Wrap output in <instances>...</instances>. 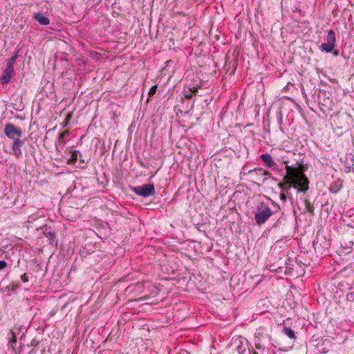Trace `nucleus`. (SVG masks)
<instances>
[{
  "label": "nucleus",
  "instance_id": "1",
  "mask_svg": "<svg viewBox=\"0 0 354 354\" xmlns=\"http://www.w3.org/2000/svg\"><path fill=\"white\" fill-rule=\"evenodd\" d=\"M286 175L283 176L285 191L288 194L290 188L293 187L298 192L306 193L309 189V180L299 167L286 166Z\"/></svg>",
  "mask_w": 354,
  "mask_h": 354
},
{
  "label": "nucleus",
  "instance_id": "2",
  "mask_svg": "<svg viewBox=\"0 0 354 354\" xmlns=\"http://www.w3.org/2000/svg\"><path fill=\"white\" fill-rule=\"evenodd\" d=\"M274 213L268 203L259 202L254 210V220L256 224L261 226L266 223Z\"/></svg>",
  "mask_w": 354,
  "mask_h": 354
},
{
  "label": "nucleus",
  "instance_id": "3",
  "mask_svg": "<svg viewBox=\"0 0 354 354\" xmlns=\"http://www.w3.org/2000/svg\"><path fill=\"white\" fill-rule=\"evenodd\" d=\"M132 191L138 196L147 198L155 194V188L153 184H145L142 186L132 187Z\"/></svg>",
  "mask_w": 354,
  "mask_h": 354
},
{
  "label": "nucleus",
  "instance_id": "4",
  "mask_svg": "<svg viewBox=\"0 0 354 354\" xmlns=\"http://www.w3.org/2000/svg\"><path fill=\"white\" fill-rule=\"evenodd\" d=\"M3 132L5 135L11 140L21 138L23 134L21 129L15 127L12 123H7L5 125Z\"/></svg>",
  "mask_w": 354,
  "mask_h": 354
},
{
  "label": "nucleus",
  "instance_id": "5",
  "mask_svg": "<svg viewBox=\"0 0 354 354\" xmlns=\"http://www.w3.org/2000/svg\"><path fill=\"white\" fill-rule=\"evenodd\" d=\"M326 43H323L320 48L322 50L326 53H330L333 50L335 44V34L333 30L330 29L328 30L326 36Z\"/></svg>",
  "mask_w": 354,
  "mask_h": 354
},
{
  "label": "nucleus",
  "instance_id": "6",
  "mask_svg": "<svg viewBox=\"0 0 354 354\" xmlns=\"http://www.w3.org/2000/svg\"><path fill=\"white\" fill-rule=\"evenodd\" d=\"M37 230L41 231L44 235L48 239L50 245H57L56 232L52 229L51 227L45 225L40 228H37Z\"/></svg>",
  "mask_w": 354,
  "mask_h": 354
},
{
  "label": "nucleus",
  "instance_id": "7",
  "mask_svg": "<svg viewBox=\"0 0 354 354\" xmlns=\"http://www.w3.org/2000/svg\"><path fill=\"white\" fill-rule=\"evenodd\" d=\"M15 73L14 66H10L9 65L6 66V68L3 71V75L1 77V83L2 84H6L10 82L12 78L14 77Z\"/></svg>",
  "mask_w": 354,
  "mask_h": 354
},
{
  "label": "nucleus",
  "instance_id": "8",
  "mask_svg": "<svg viewBox=\"0 0 354 354\" xmlns=\"http://www.w3.org/2000/svg\"><path fill=\"white\" fill-rule=\"evenodd\" d=\"M25 142L23 140H21L19 138H17L13 140V142L11 145V149L12 151V154L17 157L19 158L21 154V147L24 145Z\"/></svg>",
  "mask_w": 354,
  "mask_h": 354
},
{
  "label": "nucleus",
  "instance_id": "9",
  "mask_svg": "<svg viewBox=\"0 0 354 354\" xmlns=\"http://www.w3.org/2000/svg\"><path fill=\"white\" fill-rule=\"evenodd\" d=\"M236 351L238 354H251L248 342L246 340L242 341L241 339L236 340Z\"/></svg>",
  "mask_w": 354,
  "mask_h": 354
},
{
  "label": "nucleus",
  "instance_id": "10",
  "mask_svg": "<svg viewBox=\"0 0 354 354\" xmlns=\"http://www.w3.org/2000/svg\"><path fill=\"white\" fill-rule=\"evenodd\" d=\"M249 173L251 174H254L257 180L263 178V182L266 180L270 176V172L264 170L263 168H256L254 169L250 170Z\"/></svg>",
  "mask_w": 354,
  "mask_h": 354
},
{
  "label": "nucleus",
  "instance_id": "11",
  "mask_svg": "<svg viewBox=\"0 0 354 354\" xmlns=\"http://www.w3.org/2000/svg\"><path fill=\"white\" fill-rule=\"evenodd\" d=\"M32 19L37 21L41 26H47L50 24V20L45 17L43 13L39 12L32 15Z\"/></svg>",
  "mask_w": 354,
  "mask_h": 354
},
{
  "label": "nucleus",
  "instance_id": "12",
  "mask_svg": "<svg viewBox=\"0 0 354 354\" xmlns=\"http://www.w3.org/2000/svg\"><path fill=\"white\" fill-rule=\"evenodd\" d=\"M260 158L268 168H272L276 165L272 157L269 153L261 155Z\"/></svg>",
  "mask_w": 354,
  "mask_h": 354
},
{
  "label": "nucleus",
  "instance_id": "13",
  "mask_svg": "<svg viewBox=\"0 0 354 354\" xmlns=\"http://www.w3.org/2000/svg\"><path fill=\"white\" fill-rule=\"evenodd\" d=\"M343 181L341 179L335 180L330 186V192L334 194L337 193L342 187Z\"/></svg>",
  "mask_w": 354,
  "mask_h": 354
},
{
  "label": "nucleus",
  "instance_id": "14",
  "mask_svg": "<svg viewBox=\"0 0 354 354\" xmlns=\"http://www.w3.org/2000/svg\"><path fill=\"white\" fill-rule=\"evenodd\" d=\"M255 346L257 350L252 349V351H251V354H270L268 349L261 346L259 339L257 342H255Z\"/></svg>",
  "mask_w": 354,
  "mask_h": 354
},
{
  "label": "nucleus",
  "instance_id": "15",
  "mask_svg": "<svg viewBox=\"0 0 354 354\" xmlns=\"http://www.w3.org/2000/svg\"><path fill=\"white\" fill-rule=\"evenodd\" d=\"M8 347L15 352L17 345V337L12 331H10L8 334Z\"/></svg>",
  "mask_w": 354,
  "mask_h": 354
},
{
  "label": "nucleus",
  "instance_id": "16",
  "mask_svg": "<svg viewBox=\"0 0 354 354\" xmlns=\"http://www.w3.org/2000/svg\"><path fill=\"white\" fill-rule=\"evenodd\" d=\"M283 333L287 335L289 338L292 339H296V335L295 334V332L294 330L291 328H289V327H283Z\"/></svg>",
  "mask_w": 354,
  "mask_h": 354
},
{
  "label": "nucleus",
  "instance_id": "17",
  "mask_svg": "<svg viewBox=\"0 0 354 354\" xmlns=\"http://www.w3.org/2000/svg\"><path fill=\"white\" fill-rule=\"evenodd\" d=\"M19 50H16L12 55V57L7 62V65L14 66V64L19 57Z\"/></svg>",
  "mask_w": 354,
  "mask_h": 354
},
{
  "label": "nucleus",
  "instance_id": "18",
  "mask_svg": "<svg viewBox=\"0 0 354 354\" xmlns=\"http://www.w3.org/2000/svg\"><path fill=\"white\" fill-rule=\"evenodd\" d=\"M80 154V152L79 151L77 150H73L71 151V156L69 158V162H71V163H75L77 159H78V156Z\"/></svg>",
  "mask_w": 354,
  "mask_h": 354
},
{
  "label": "nucleus",
  "instance_id": "19",
  "mask_svg": "<svg viewBox=\"0 0 354 354\" xmlns=\"http://www.w3.org/2000/svg\"><path fill=\"white\" fill-rule=\"evenodd\" d=\"M305 208L306 211L312 214H314V206L308 200L304 201Z\"/></svg>",
  "mask_w": 354,
  "mask_h": 354
},
{
  "label": "nucleus",
  "instance_id": "20",
  "mask_svg": "<svg viewBox=\"0 0 354 354\" xmlns=\"http://www.w3.org/2000/svg\"><path fill=\"white\" fill-rule=\"evenodd\" d=\"M285 218L283 216H281L275 221L272 227L274 228L279 227L281 225L283 224Z\"/></svg>",
  "mask_w": 354,
  "mask_h": 354
},
{
  "label": "nucleus",
  "instance_id": "21",
  "mask_svg": "<svg viewBox=\"0 0 354 354\" xmlns=\"http://www.w3.org/2000/svg\"><path fill=\"white\" fill-rule=\"evenodd\" d=\"M69 134L68 131H64L59 134V142H62L63 144L65 143L64 139Z\"/></svg>",
  "mask_w": 354,
  "mask_h": 354
},
{
  "label": "nucleus",
  "instance_id": "22",
  "mask_svg": "<svg viewBox=\"0 0 354 354\" xmlns=\"http://www.w3.org/2000/svg\"><path fill=\"white\" fill-rule=\"evenodd\" d=\"M19 282H12L8 286V288L9 290H11L12 291H15L17 289L19 288Z\"/></svg>",
  "mask_w": 354,
  "mask_h": 354
},
{
  "label": "nucleus",
  "instance_id": "23",
  "mask_svg": "<svg viewBox=\"0 0 354 354\" xmlns=\"http://www.w3.org/2000/svg\"><path fill=\"white\" fill-rule=\"evenodd\" d=\"M157 88H158V86L154 85L150 88V90L149 91V93H148L149 97H151L156 93Z\"/></svg>",
  "mask_w": 354,
  "mask_h": 354
},
{
  "label": "nucleus",
  "instance_id": "24",
  "mask_svg": "<svg viewBox=\"0 0 354 354\" xmlns=\"http://www.w3.org/2000/svg\"><path fill=\"white\" fill-rule=\"evenodd\" d=\"M346 300L348 301H354V292H348L346 296Z\"/></svg>",
  "mask_w": 354,
  "mask_h": 354
},
{
  "label": "nucleus",
  "instance_id": "25",
  "mask_svg": "<svg viewBox=\"0 0 354 354\" xmlns=\"http://www.w3.org/2000/svg\"><path fill=\"white\" fill-rule=\"evenodd\" d=\"M287 194H288L286 192H281V193L280 194L281 201H282L283 202H286L287 198Z\"/></svg>",
  "mask_w": 354,
  "mask_h": 354
},
{
  "label": "nucleus",
  "instance_id": "26",
  "mask_svg": "<svg viewBox=\"0 0 354 354\" xmlns=\"http://www.w3.org/2000/svg\"><path fill=\"white\" fill-rule=\"evenodd\" d=\"M7 266L8 264L5 261L0 260V271L4 270Z\"/></svg>",
  "mask_w": 354,
  "mask_h": 354
},
{
  "label": "nucleus",
  "instance_id": "27",
  "mask_svg": "<svg viewBox=\"0 0 354 354\" xmlns=\"http://www.w3.org/2000/svg\"><path fill=\"white\" fill-rule=\"evenodd\" d=\"M21 279L22 281H24V282L28 281V277L26 273H24V274H22L21 276Z\"/></svg>",
  "mask_w": 354,
  "mask_h": 354
},
{
  "label": "nucleus",
  "instance_id": "28",
  "mask_svg": "<svg viewBox=\"0 0 354 354\" xmlns=\"http://www.w3.org/2000/svg\"><path fill=\"white\" fill-rule=\"evenodd\" d=\"M278 186L281 189V192H286L285 191V186L283 185V182H280L279 184H278Z\"/></svg>",
  "mask_w": 354,
  "mask_h": 354
},
{
  "label": "nucleus",
  "instance_id": "29",
  "mask_svg": "<svg viewBox=\"0 0 354 354\" xmlns=\"http://www.w3.org/2000/svg\"><path fill=\"white\" fill-rule=\"evenodd\" d=\"M344 171L345 173H349L351 171V167L350 166H345L344 168Z\"/></svg>",
  "mask_w": 354,
  "mask_h": 354
},
{
  "label": "nucleus",
  "instance_id": "30",
  "mask_svg": "<svg viewBox=\"0 0 354 354\" xmlns=\"http://www.w3.org/2000/svg\"><path fill=\"white\" fill-rule=\"evenodd\" d=\"M192 93L185 95V97L187 98V99H190V98H192Z\"/></svg>",
  "mask_w": 354,
  "mask_h": 354
},
{
  "label": "nucleus",
  "instance_id": "31",
  "mask_svg": "<svg viewBox=\"0 0 354 354\" xmlns=\"http://www.w3.org/2000/svg\"><path fill=\"white\" fill-rule=\"evenodd\" d=\"M190 91L192 93H196L197 92V88L194 87L192 89H190Z\"/></svg>",
  "mask_w": 354,
  "mask_h": 354
},
{
  "label": "nucleus",
  "instance_id": "32",
  "mask_svg": "<svg viewBox=\"0 0 354 354\" xmlns=\"http://www.w3.org/2000/svg\"><path fill=\"white\" fill-rule=\"evenodd\" d=\"M272 204H273L274 205H276V206H277V207L278 209H279V206L278 205H277V203H274L273 201H272Z\"/></svg>",
  "mask_w": 354,
  "mask_h": 354
},
{
  "label": "nucleus",
  "instance_id": "33",
  "mask_svg": "<svg viewBox=\"0 0 354 354\" xmlns=\"http://www.w3.org/2000/svg\"><path fill=\"white\" fill-rule=\"evenodd\" d=\"M338 54H339V52L337 50L334 52V55L335 56H337Z\"/></svg>",
  "mask_w": 354,
  "mask_h": 354
},
{
  "label": "nucleus",
  "instance_id": "34",
  "mask_svg": "<svg viewBox=\"0 0 354 354\" xmlns=\"http://www.w3.org/2000/svg\"><path fill=\"white\" fill-rule=\"evenodd\" d=\"M313 246H314L315 249H316V243L315 241L313 242Z\"/></svg>",
  "mask_w": 354,
  "mask_h": 354
}]
</instances>
